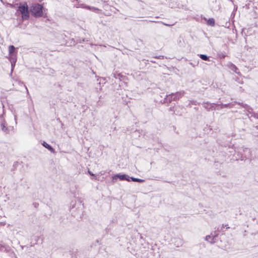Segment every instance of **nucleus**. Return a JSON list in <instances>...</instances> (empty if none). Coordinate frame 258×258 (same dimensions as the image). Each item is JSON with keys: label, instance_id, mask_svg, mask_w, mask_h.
I'll use <instances>...</instances> for the list:
<instances>
[{"label": "nucleus", "instance_id": "nucleus-10", "mask_svg": "<svg viewBox=\"0 0 258 258\" xmlns=\"http://www.w3.org/2000/svg\"><path fill=\"white\" fill-rule=\"evenodd\" d=\"M205 21H207V24L208 25L214 26L215 25V20L213 18H210L208 20L206 18H204Z\"/></svg>", "mask_w": 258, "mask_h": 258}, {"label": "nucleus", "instance_id": "nucleus-3", "mask_svg": "<svg viewBox=\"0 0 258 258\" xmlns=\"http://www.w3.org/2000/svg\"><path fill=\"white\" fill-rule=\"evenodd\" d=\"M18 9L22 14L23 20H28L29 18V11L26 3L23 4H20Z\"/></svg>", "mask_w": 258, "mask_h": 258}, {"label": "nucleus", "instance_id": "nucleus-15", "mask_svg": "<svg viewBox=\"0 0 258 258\" xmlns=\"http://www.w3.org/2000/svg\"><path fill=\"white\" fill-rule=\"evenodd\" d=\"M200 57L204 60H209V57L206 54H200Z\"/></svg>", "mask_w": 258, "mask_h": 258}, {"label": "nucleus", "instance_id": "nucleus-23", "mask_svg": "<svg viewBox=\"0 0 258 258\" xmlns=\"http://www.w3.org/2000/svg\"><path fill=\"white\" fill-rule=\"evenodd\" d=\"M225 227H226V229H229V228H230V227H229L228 225H225Z\"/></svg>", "mask_w": 258, "mask_h": 258}, {"label": "nucleus", "instance_id": "nucleus-7", "mask_svg": "<svg viewBox=\"0 0 258 258\" xmlns=\"http://www.w3.org/2000/svg\"><path fill=\"white\" fill-rule=\"evenodd\" d=\"M242 107L244 108L245 110L248 112L247 115L248 116V117L252 114V113H254L252 112V108L246 104L242 103Z\"/></svg>", "mask_w": 258, "mask_h": 258}, {"label": "nucleus", "instance_id": "nucleus-26", "mask_svg": "<svg viewBox=\"0 0 258 258\" xmlns=\"http://www.w3.org/2000/svg\"><path fill=\"white\" fill-rule=\"evenodd\" d=\"M25 88H26V89H27V91H28L27 88L26 87H25Z\"/></svg>", "mask_w": 258, "mask_h": 258}, {"label": "nucleus", "instance_id": "nucleus-19", "mask_svg": "<svg viewBox=\"0 0 258 258\" xmlns=\"http://www.w3.org/2000/svg\"><path fill=\"white\" fill-rule=\"evenodd\" d=\"M10 60L11 62H14V63H16V61H17V59L15 57H13V56H12L10 58Z\"/></svg>", "mask_w": 258, "mask_h": 258}, {"label": "nucleus", "instance_id": "nucleus-12", "mask_svg": "<svg viewBox=\"0 0 258 258\" xmlns=\"http://www.w3.org/2000/svg\"><path fill=\"white\" fill-rule=\"evenodd\" d=\"M15 50H16V48L13 45H10L9 46V54L12 55V56H13V54L14 53V52L15 51Z\"/></svg>", "mask_w": 258, "mask_h": 258}, {"label": "nucleus", "instance_id": "nucleus-17", "mask_svg": "<svg viewBox=\"0 0 258 258\" xmlns=\"http://www.w3.org/2000/svg\"><path fill=\"white\" fill-rule=\"evenodd\" d=\"M11 68H12V69H11V74L10 75L12 76V73H13V70L15 68V64L16 63H14V62H11Z\"/></svg>", "mask_w": 258, "mask_h": 258}, {"label": "nucleus", "instance_id": "nucleus-13", "mask_svg": "<svg viewBox=\"0 0 258 258\" xmlns=\"http://www.w3.org/2000/svg\"><path fill=\"white\" fill-rule=\"evenodd\" d=\"M131 180L133 181L138 182H144L145 181V180H144V179L135 178L134 177H130V180Z\"/></svg>", "mask_w": 258, "mask_h": 258}, {"label": "nucleus", "instance_id": "nucleus-18", "mask_svg": "<svg viewBox=\"0 0 258 258\" xmlns=\"http://www.w3.org/2000/svg\"><path fill=\"white\" fill-rule=\"evenodd\" d=\"M251 117H253L254 118L256 119H258V113H252V114L249 117V118H250Z\"/></svg>", "mask_w": 258, "mask_h": 258}, {"label": "nucleus", "instance_id": "nucleus-14", "mask_svg": "<svg viewBox=\"0 0 258 258\" xmlns=\"http://www.w3.org/2000/svg\"><path fill=\"white\" fill-rule=\"evenodd\" d=\"M213 239L214 238H212L211 236V235H207L206 238H205V240L206 241H208L209 242H210V243H214V242L213 241Z\"/></svg>", "mask_w": 258, "mask_h": 258}, {"label": "nucleus", "instance_id": "nucleus-20", "mask_svg": "<svg viewBox=\"0 0 258 258\" xmlns=\"http://www.w3.org/2000/svg\"><path fill=\"white\" fill-rule=\"evenodd\" d=\"M224 227H225V225H224V224H222V227H221V228H220V229H219V228H217V231H219V232H220V231H223V228H224Z\"/></svg>", "mask_w": 258, "mask_h": 258}, {"label": "nucleus", "instance_id": "nucleus-11", "mask_svg": "<svg viewBox=\"0 0 258 258\" xmlns=\"http://www.w3.org/2000/svg\"><path fill=\"white\" fill-rule=\"evenodd\" d=\"M229 69L234 72L235 73L237 74H239V72H238L237 71L238 70V68L236 67V66L235 65H234V64L233 63H230L229 66Z\"/></svg>", "mask_w": 258, "mask_h": 258}, {"label": "nucleus", "instance_id": "nucleus-5", "mask_svg": "<svg viewBox=\"0 0 258 258\" xmlns=\"http://www.w3.org/2000/svg\"><path fill=\"white\" fill-rule=\"evenodd\" d=\"M117 178H119L120 180H126L127 181H130V177L127 175L116 174L112 176V182H116Z\"/></svg>", "mask_w": 258, "mask_h": 258}, {"label": "nucleus", "instance_id": "nucleus-24", "mask_svg": "<svg viewBox=\"0 0 258 258\" xmlns=\"http://www.w3.org/2000/svg\"><path fill=\"white\" fill-rule=\"evenodd\" d=\"M166 1L167 2H171V1H172V0H166Z\"/></svg>", "mask_w": 258, "mask_h": 258}, {"label": "nucleus", "instance_id": "nucleus-27", "mask_svg": "<svg viewBox=\"0 0 258 258\" xmlns=\"http://www.w3.org/2000/svg\"><path fill=\"white\" fill-rule=\"evenodd\" d=\"M15 119L16 120V116H15Z\"/></svg>", "mask_w": 258, "mask_h": 258}, {"label": "nucleus", "instance_id": "nucleus-9", "mask_svg": "<svg viewBox=\"0 0 258 258\" xmlns=\"http://www.w3.org/2000/svg\"><path fill=\"white\" fill-rule=\"evenodd\" d=\"M42 145H43V147H44L45 148L47 149L51 153L54 152V150L53 149V148L50 145H49L47 143H46L45 142H43V143L42 144Z\"/></svg>", "mask_w": 258, "mask_h": 258}, {"label": "nucleus", "instance_id": "nucleus-21", "mask_svg": "<svg viewBox=\"0 0 258 258\" xmlns=\"http://www.w3.org/2000/svg\"><path fill=\"white\" fill-rule=\"evenodd\" d=\"M237 104L240 105L242 106V102H235Z\"/></svg>", "mask_w": 258, "mask_h": 258}, {"label": "nucleus", "instance_id": "nucleus-8", "mask_svg": "<svg viewBox=\"0 0 258 258\" xmlns=\"http://www.w3.org/2000/svg\"><path fill=\"white\" fill-rule=\"evenodd\" d=\"M82 8H84V9H87V10H89L90 11H91L92 12H98V11H100L99 9L97 8H95V7H91V6H87L86 5H82Z\"/></svg>", "mask_w": 258, "mask_h": 258}, {"label": "nucleus", "instance_id": "nucleus-16", "mask_svg": "<svg viewBox=\"0 0 258 258\" xmlns=\"http://www.w3.org/2000/svg\"><path fill=\"white\" fill-rule=\"evenodd\" d=\"M113 77L115 79H118L119 80H121V78L122 77V75H121L119 73H113Z\"/></svg>", "mask_w": 258, "mask_h": 258}, {"label": "nucleus", "instance_id": "nucleus-25", "mask_svg": "<svg viewBox=\"0 0 258 258\" xmlns=\"http://www.w3.org/2000/svg\"><path fill=\"white\" fill-rule=\"evenodd\" d=\"M161 57H162L161 56H159L158 57H156L157 58H160Z\"/></svg>", "mask_w": 258, "mask_h": 258}, {"label": "nucleus", "instance_id": "nucleus-6", "mask_svg": "<svg viewBox=\"0 0 258 258\" xmlns=\"http://www.w3.org/2000/svg\"><path fill=\"white\" fill-rule=\"evenodd\" d=\"M243 154L241 156V160H246L251 157V152L249 148H245L243 150Z\"/></svg>", "mask_w": 258, "mask_h": 258}, {"label": "nucleus", "instance_id": "nucleus-2", "mask_svg": "<svg viewBox=\"0 0 258 258\" xmlns=\"http://www.w3.org/2000/svg\"><path fill=\"white\" fill-rule=\"evenodd\" d=\"M0 126L2 131L6 134H9L14 132L13 126H7L6 121L3 119V115H0Z\"/></svg>", "mask_w": 258, "mask_h": 258}, {"label": "nucleus", "instance_id": "nucleus-4", "mask_svg": "<svg viewBox=\"0 0 258 258\" xmlns=\"http://www.w3.org/2000/svg\"><path fill=\"white\" fill-rule=\"evenodd\" d=\"M184 93V91L177 92L175 93H171L168 96H167V99L169 100L170 101L172 100H178L180 98L183 96Z\"/></svg>", "mask_w": 258, "mask_h": 258}, {"label": "nucleus", "instance_id": "nucleus-1", "mask_svg": "<svg viewBox=\"0 0 258 258\" xmlns=\"http://www.w3.org/2000/svg\"><path fill=\"white\" fill-rule=\"evenodd\" d=\"M43 7L38 3L33 4L31 7L30 11L35 18L41 17L43 16Z\"/></svg>", "mask_w": 258, "mask_h": 258}, {"label": "nucleus", "instance_id": "nucleus-22", "mask_svg": "<svg viewBox=\"0 0 258 258\" xmlns=\"http://www.w3.org/2000/svg\"><path fill=\"white\" fill-rule=\"evenodd\" d=\"M89 173L91 175H92V176H93V175H94V174H93L92 172H91L90 171H89Z\"/></svg>", "mask_w": 258, "mask_h": 258}]
</instances>
